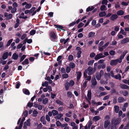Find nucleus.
<instances>
[{
    "label": "nucleus",
    "instance_id": "1",
    "mask_svg": "<svg viewBox=\"0 0 129 129\" xmlns=\"http://www.w3.org/2000/svg\"><path fill=\"white\" fill-rule=\"evenodd\" d=\"M97 65H94L93 68H92L90 67H89L87 68V70L88 72V75H91L95 72L96 69Z\"/></svg>",
    "mask_w": 129,
    "mask_h": 129
},
{
    "label": "nucleus",
    "instance_id": "2",
    "mask_svg": "<svg viewBox=\"0 0 129 129\" xmlns=\"http://www.w3.org/2000/svg\"><path fill=\"white\" fill-rule=\"evenodd\" d=\"M121 119L119 118L116 119L113 118L111 120V124L112 125L116 126L118 125L120 122Z\"/></svg>",
    "mask_w": 129,
    "mask_h": 129
},
{
    "label": "nucleus",
    "instance_id": "3",
    "mask_svg": "<svg viewBox=\"0 0 129 129\" xmlns=\"http://www.w3.org/2000/svg\"><path fill=\"white\" fill-rule=\"evenodd\" d=\"M50 36L51 40L54 41L57 38V37L55 33L53 32H52L50 33Z\"/></svg>",
    "mask_w": 129,
    "mask_h": 129
},
{
    "label": "nucleus",
    "instance_id": "4",
    "mask_svg": "<svg viewBox=\"0 0 129 129\" xmlns=\"http://www.w3.org/2000/svg\"><path fill=\"white\" fill-rule=\"evenodd\" d=\"M118 62H121V60H119L118 59L111 60L110 62V64H116L118 63Z\"/></svg>",
    "mask_w": 129,
    "mask_h": 129
},
{
    "label": "nucleus",
    "instance_id": "5",
    "mask_svg": "<svg viewBox=\"0 0 129 129\" xmlns=\"http://www.w3.org/2000/svg\"><path fill=\"white\" fill-rule=\"evenodd\" d=\"M105 56L103 55V54L100 53L97 54L94 58V59L96 60H97L100 58L104 57Z\"/></svg>",
    "mask_w": 129,
    "mask_h": 129
},
{
    "label": "nucleus",
    "instance_id": "6",
    "mask_svg": "<svg viewBox=\"0 0 129 129\" xmlns=\"http://www.w3.org/2000/svg\"><path fill=\"white\" fill-rule=\"evenodd\" d=\"M110 123V121L109 120L105 121L104 123V128H106Z\"/></svg>",
    "mask_w": 129,
    "mask_h": 129
},
{
    "label": "nucleus",
    "instance_id": "7",
    "mask_svg": "<svg viewBox=\"0 0 129 129\" xmlns=\"http://www.w3.org/2000/svg\"><path fill=\"white\" fill-rule=\"evenodd\" d=\"M127 53V50H125L123 52L122 54L120 56L119 59H118L119 60H121V62L122 61V60L124 58V56Z\"/></svg>",
    "mask_w": 129,
    "mask_h": 129
},
{
    "label": "nucleus",
    "instance_id": "8",
    "mask_svg": "<svg viewBox=\"0 0 129 129\" xmlns=\"http://www.w3.org/2000/svg\"><path fill=\"white\" fill-rule=\"evenodd\" d=\"M4 16L6 17L7 20H9L11 19L12 17V15L11 14H8L7 13H5L4 14Z\"/></svg>",
    "mask_w": 129,
    "mask_h": 129
},
{
    "label": "nucleus",
    "instance_id": "9",
    "mask_svg": "<svg viewBox=\"0 0 129 129\" xmlns=\"http://www.w3.org/2000/svg\"><path fill=\"white\" fill-rule=\"evenodd\" d=\"M129 42V38H126L122 40L121 42L120 43L122 44H124L127 43Z\"/></svg>",
    "mask_w": 129,
    "mask_h": 129
},
{
    "label": "nucleus",
    "instance_id": "10",
    "mask_svg": "<svg viewBox=\"0 0 129 129\" xmlns=\"http://www.w3.org/2000/svg\"><path fill=\"white\" fill-rule=\"evenodd\" d=\"M77 74V81H79L81 77L82 74L81 72L77 71L76 72Z\"/></svg>",
    "mask_w": 129,
    "mask_h": 129
},
{
    "label": "nucleus",
    "instance_id": "11",
    "mask_svg": "<svg viewBox=\"0 0 129 129\" xmlns=\"http://www.w3.org/2000/svg\"><path fill=\"white\" fill-rule=\"evenodd\" d=\"M120 87L123 89H129V86L125 84H121L120 85Z\"/></svg>",
    "mask_w": 129,
    "mask_h": 129
},
{
    "label": "nucleus",
    "instance_id": "12",
    "mask_svg": "<svg viewBox=\"0 0 129 129\" xmlns=\"http://www.w3.org/2000/svg\"><path fill=\"white\" fill-rule=\"evenodd\" d=\"M30 119H28L26 120V122H25L24 123V125H25L26 126H29L30 125Z\"/></svg>",
    "mask_w": 129,
    "mask_h": 129
},
{
    "label": "nucleus",
    "instance_id": "13",
    "mask_svg": "<svg viewBox=\"0 0 129 129\" xmlns=\"http://www.w3.org/2000/svg\"><path fill=\"white\" fill-rule=\"evenodd\" d=\"M118 18L117 15L116 14H113L111 17L110 19L112 20H114Z\"/></svg>",
    "mask_w": 129,
    "mask_h": 129
},
{
    "label": "nucleus",
    "instance_id": "14",
    "mask_svg": "<svg viewBox=\"0 0 129 129\" xmlns=\"http://www.w3.org/2000/svg\"><path fill=\"white\" fill-rule=\"evenodd\" d=\"M87 96L88 99L89 100H90L91 97V90H89L88 91Z\"/></svg>",
    "mask_w": 129,
    "mask_h": 129
},
{
    "label": "nucleus",
    "instance_id": "15",
    "mask_svg": "<svg viewBox=\"0 0 129 129\" xmlns=\"http://www.w3.org/2000/svg\"><path fill=\"white\" fill-rule=\"evenodd\" d=\"M92 84V85L95 86L96 85L97 83V81L95 78H92L91 80Z\"/></svg>",
    "mask_w": 129,
    "mask_h": 129
},
{
    "label": "nucleus",
    "instance_id": "16",
    "mask_svg": "<svg viewBox=\"0 0 129 129\" xmlns=\"http://www.w3.org/2000/svg\"><path fill=\"white\" fill-rule=\"evenodd\" d=\"M102 76L99 73H97L96 74V79L98 80H99L100 79Z\"/></svg>",
    "mask_w": 129,
    "mask_h": 129
},
{
    "label": "nucleus",
    "instance_id": "17",
    "mask_svg": "<svg viewBox=\"0 0 129 129\" xmlns=\"http://www.w3.org/2000/svg\"><path fill=\"white\" fill-rule=\"evenodd\" d=\"M18 58V55L16 53H14L12 56V59L14 60L17 59Z\"/></svg>",
    "mask_w": 129,
    "mask_h": 129
},
{
    "label": "nucleus",
    "instance_id": "18",
    "mask_svg": "<svg viewBox=\"0 0 129 129\" xmlns=\"http://www.w3.org/2000/svg\"><path fill=\"white\" fill-rule=\"evenodd\" d=\"M124 101V98L121 96L119 97L118 99V103H121L123 102Z\"/></svg>",
    "mask_w": 129,
    "mask_h": 129
},
{
    "label": "nucleus",
    "instance_id": "19",
    "mask_svg": "<svg viewBox=\"0 0 129 129\" xmlns=\"http://www.w3.org/2000/svg\"><path fill=\"white\" fill-rule=\"evenodd\" d=\"M63 114L61 113H59L58 114H57V115L56 116L55 118L56 119H59L61 117L63 116Z\"/></svg>",
    "mask_w": 129,
    "mask_h": 129
},
{
    "label": "nucleus",
    "instance_id": "20",
    "mask_svg": "<svg viewBox=\"0 0 129 129\" xmlns=\"http://www.w3.org/2000/svg\"><path fill=\"white\" fill-rule=\"evenodd\" d=\"M114 111L116 113H118L119 110V107L117 105H115L114 106Z\"/></svg>",
    "mask_w": 129,
    "mask_h": 129
},
{
    "label": "nucleus",
    "instance_id": "21",
    "mask_svg": "<svg viewBox=\"0 0 129 129\" xmlns=\"http://www.w3.org/2000/svg\"><path fill=\"white\" fill-rule=\"evenodd\" d=\"M8 52H6L4 53L2 56V58L3 60L6 59L8 57Z\"/></svg>",
    "mask_w": 129,
    "mask_h": 129
},
{
    "label": "nucleus",
    "instance_id": "22",
    "mask_svg": "<svg viewBox=\"0 0 129 129\" xmlns=\"http://www.w3.org/2000/svg\"><path fill=\"white\" fill-rule=\"evenodd\" d=\"M100 118V116H95L93 117V121L96 122L99 120Z\"/></svg>",
    "mask_w": 129,
    "mask_h": 129
},
{
    "label": "nucleus",
    "instance_id": "23",
    "mask_svg": "<svg viewBox=\"0 0 129 129\" xmlns=\"http://www.w3.org/2000/svg\"><path fill=\"white\" fill-rule=\"evenodd\" d=\"M23 91L24 93L26 95H29L30 94L29 91L27 89H23Z\"/></svg>",
    "mask_w": 129,
    "mask_h": 129
},
{
    "label": "nucleus",
    "instance_id": "24",
    "mask_svg": "<svg viewBox=\"0 0 129 129\" xmlns=\"http://www.w3.org/2000/svg\"><path fill=\"white\" fill-rule=\"evenodd\" d=\"M106 14V13L105 11H103L100 12L99 14V15L100 17H102L105 16Z\"/></svg>",
    "mask_w": 129,
    "mask_h": 129
},
{
    "label": "nucleus",
    "instance_id": "25",
    "mask_svg": "<svg viewBox=\"0 0 129 129\" xmlns=\"http://www.w3.org/2000/svg\"><path fill=\"white\" fill-rule=\"evenodd\" d=\"M52 112L53 116L57 115L58 113V112L56 110H53L52 111Z\"/></svg>",
    "mask_w": 129,
    "mask_h": 129
},
{
    "label": "nucleus",
    "instance_id": "26",
    "mask_svg": "<svg viewBox=\"0 0 129 129\" xmlns=\"http://www.w3.org/2000/svg\"><path fill=\"white\" fill-rule=\"evenodd\" d=\"M54 26H56L58 30H60L61 29H62L63 28L62 26L59 25H54Z\"/></svg>",
    "mask_w": 129,
    "mask_h": 129
},
{
    "label": "nucleus",
    "instance_id": "27",
    "mask_svg": "<svg viewBox=\"0 0 129 129\" xmlns=\"http://www.w3.org/2000/svg\"><path fill=\"white\" fill-rule=\"evenodd\" d=\"M70 86V85H69V82H67L66 83V84L65 85V89L66 90H68L69 89V87Z\"/></svg>",
    "mask_w": 129,
    "mask_h": 129
},
{
    "label": "nucleus",
    "instance_id": "28",
    "mask_svg": "<svg viewBox=\"0 0 129 129\" xmlns=\"http://www.w3.org/2000/svg\"><path fill=\"white\" fill-rule=\"evenodd\" d=\"M121 76L119 74H118L117 75H115V78L116 79H118L119 80H120L121 79Z\"/></svg>",
    "mask_w": 129,
    "mask_h": 129
},
{
    "label": "nucleus",
    "instance_id": "29",
    "mask_svg": "<svg viewBox=\"0 0 129 129\" xmlns=\"http://www.w3.org/2000/svg\"><path fill=\"white\" fill-rule=\"evenodd\" d=\"M95 34V33L91 32L89 33L88 36L89 37H93L94 36Z\"/></svg>",
    "mask_w": 129,
    "mask_h": 129
},
{
    "label": "nucleus",
    "instance_id": "30",
    "mask_svg": "<svg viewBox=\"0 0 129 129\" xmlns=\"http://www.w3.org/2000/svg\"><path fill=\"white\" fill-rule=\"evenodd\" d=\"M55 102L56 103L60 105L63 106V103L58 100H56Z\"/></svg>",
    "mask_w": 129,
    "mask_h": 129
},
{
    "label": "nucleus",
    "instance_id": "31",
    "mask_svg": "<svg viewBox=\"0 0 129 129\" xmlns=\"http://www.w3.org/2000/svg\"><path fill=\"white\" fill-rule=\"evenodd\" d=\"M117 14L118 15H121L124 14V12L122 10H119L117 12Z\"/></svg>",
    "mask_w": 129,
    "mask_h": 129
},
{
    "label": "nucleus",
    "instance_id": "32",
    "mask_svg": "<svg viewBox=\"0 0 129 129\" xmlns=\"http://www.w3.org/2000/svg\"><path fill=\"white\" fill-rule=\"evenodd\" d=\"M42 101L43 104L45 105L48 102V99L47 98H45L43 99Z\"/></svg>",
    "mask_w": 129,
    "mask_h": 129
},
{
    "label": "nucleus",
    "instance_id": "33",
    "mask_svg": "<svg viewBox=\"0 0 129 129\" xmlns=\"http://www.w3.org/2000/svg\"><path fill=\"white\" fill-rule=\"evenodd\" d=\"M100 10L102 11H105L107 10L106 8V6L105 5L101 6L100 8Z\"/></svg>",
    "mask_w": 129,
    "mask_h": 129
},
{
    "label": "nucleus",
    "instance_id": "34",
    "mask_svg": "<svg viewBox=\"0 0 129 129\" xmlns=\"http://www.w3.org/2000/svg\"><path fill=\"white\" fill-rule=\"evenodd\" d=\"M67 96L70 98L72 97V94L71 92L70 91H68L67 93Z\"/></svg>",
    "mask_w": 129,
    "mask_h": 129
},
{
    "label": "nucleus",
    "instance_id": "35",
    "mask_svg": "<svg viewBox=\"0 0 129 129\" xmlns=\"http://www.w3.org/2000/svg\"><path fill=\"white\" fill-rule=\"evenodd\" d=\"M7 61L6 60H4L2 58H1L0 59V63L2 64H5L6 63Z\"/></svg>",
    "mask_w": 129,
    "mask_h": 129
},
{
    "label": "nucleus",
    "instance_id": "36",
    "mask_svg": "<svg viewBox=\"0 0 129 129\" xmlns=\"http://www.w3.org/2000/svg\"><path fill=\"white\" fill-rule=\"evenodd\" d=\"M122 81L124 83L127 84L129 85V79L128 80L126 79H124Z\"/></svg>",
    "mask_w": 129,
    "mask_h": 129
},
{
    "label": "nucleus",
    "instance_id": "37",
    "mask_svg": "<svg viewBox=\"0 0 129 129\" xmlns=\"http://www.w3.org/2000/svg\"><path fill=\"white\" fill-rule=\"evenodd\" d=\"M32 6L30 4H27L25 5V8L26 9H29Z\"/></svg>",
    "mask_w": 129,
    "mask_h": 129
},
{
    "label": "nucleus",
    "instance_id": "38",
    "mask_svg": "<svg viewBox=\"0 0 129 129\" xmlns=\"http://www.w3.org/2000/svg\"><path fill=\"white\" fill-rule=\"evenodd\" d=\"M70 86H73L74 84V82L73 80H71L69 82Z\"/></svg>",
    "mask_w": 129,
    "mask_h": 129
},
{
    "label": "nucleus",
    "instance_id": "39",
    "mask_svg": "<svg viewBox=\"0 0 129 129\" xmlns=\"http://www.w3.org/2000/svg\"><path fill=\"white\" fill-rule=\"evenodd\" d=\"M48 82L47 81H45L44 82V83H42V86H43L47 87L48 86Z\"/></svg>",
    "mask_w": 129,
    "mask_h": 129
},
{
    "label": "nucleus",
    "instance_id": "40",
    "mask_svg": "<svg viewBox=\"0 0 129 129\" xmlns=\"http://www.w3.org/2000/svg\"><path fill=\"white\" fill-rule=\"evenodd\" d=\"M23 64H28V60L27 59H25V60L22 62Z\"/></svg>",
    "mask_w": 129,
    "mask_h": 129
},
{
    "label": "nucleus",
    "instance_id": "41",
    "mask_svg": "<svg viewBox=\"0 0 129 129\" xmlns=\"http://www.w3.org/2000/svg\"><path fill=\"white\" fill-rule=\"evenodd\" d=\"M33 105V103H31L30 102H29L28 103L27 106V107H32Z\"/></svg>",
    "mask_w": 129,
    "mask_h": 129
},
{
    "label": "nucleus",
    "instance_id": "42",
    "mask_svg": "<svg viewBox=\"0 0 129 129\" xmlns=\"http://www.w3.org/2000/svg\"><path fill=\"white\" fill-rule=\"evenodd\" d=\"M71 70V68L70 67L68 66L67 67L66 69V72L67 73H69L70 72Z\"/></svg>",
    "mask_w": 129,
    "mask_h": 129
},
{
    "label": "nucleus",
    "instance_id": "43",
    "mask_svg": "<svg viewBox=\"0 0 129 129\" xmlns=\"http://www.w3.org/2000/svg\"><path fill=\"white\" fill-rule=\"evenodd\" d=\"M94 8V7H92L91 8L88 7L86 11L87 12H89V11H92Z\"/></svg>",
    "mask_w": 129,
    "mask_h": 129
},
{
    "label": "nucleus",
    "instance_id": "44",
    "mask_svg": "<svg viewBox=\"0 0 129 129\" xmlns=\"http://www.w3.org/2000/svg\"><path fill=\"white\" fill-rule=\"evenodd\" d=\"M109 53L111 55H113L115 54V52L114 50H111L109 51Z\"/></svg>",
    "mask_w": 129,
    "mask_h": 129
},
{
    "label": "nucleus",
    "instance_id": "45",
    "mask_svg": "<svg viewBox=\"0 0 129 129\" xmlns=\"http://www.w3.org/2000/svg\"><path fill=\"white\" fill-rule=\"evenodd\" d=\"M73 56L72 55H70L68 57V59L69 60L71 61L73 60Z\"/></svg>",
    "mask_w": 129,
    "mask_h": 129
},
{
    "label": "nucleus",
    "instance_id": "46",
    "mask_svg": "<svg viewBox=\"0 0 129 129\" xmlns=\"http://www.w3.org/2000/svg\"><path fill=\"white\" fill-rule=\"evenodd\" d=\"M62 76L63 78H66L68 77L69 76L68 74H63L62 75Z\"/></svg>",
    "mask_w": 129,
    "mask_h": 129
},
{
    "label": "nucleus",
    "instance_id": "47",
    "mask_svg": "<svg viewBox=\"0 0 129 129\" xmlns=\"http://www.w3.org/2000/svg\"><path fill=\"white\" fill-rule=\"evenodd\" d=\"M35 7H33L30 10H29V14L32 13L35 10Z\"/></svg>",
    "mask_w": 129,
    "mask_h": 129
},
{
    "label": "nucleus",
    "instance_id": "48",
    "mask_svg": "<svg viewBox=\"0 0 129 129\" xmlns=\"http://www.w3.org/2000/svg\"><path fill=\"white\" fill-rule=\"evenodd\" d=\"M13 40V39H11L10 40H9V41L7 43V46H9L10 45L11 43L12 42Z\"/></svg>",
    "mask_w": 129,
    "mask_h": 129
},
{
    "label": "nucleus",
    "instance_id": "49",
    "mask_svg": "<svg viewBox=\"0 0 129 129\" xmlns=\"http://www.w3.org/2000/svg\"><path fill=\"white\" fill-rule=\"evenodd\" d=\"M36 31L35 30H32L30 32V35H34L36 33Z\"/></svg>",
    "mask_w": 129,
    "mask_h": 129
},
{
    "label": "nucleus",
    "instance_id": "50",
    "mask_svg": "<svg viewBox=\"0 0 129 129\" xmlns=\"http://www.w3.org/2000/svg\"><path fill=\"white\" fill-rule=\"evenodd\" d=\"M120 32L124 35H126V33L124 31V30L123 29H121Z\"/></svg>",
    "mask_w": 129,
    "mask_h": 129
},
{
    "label": "nucleus",
    "instance_id": "51",
    "mask_svg": "<svg viewBox=\"0 0 129 129\" xmlns=\"http://www.w3.org/2000/svg\"><path fill=\"white\" fill-rule=\"evenodd\" d=\"M17 10V9L15 7H14L11 10V12L12 13H14L16 12Z\"/></svg>",
    "mask_w": 129,
    "mask_h": 129
},
{
    "label": "nucleus",
    "instance_id": "52",
    "mask_svg": "<svg viewBox=\"0 0 129 129\" xmlns=\"http://www.w3.org/2000/svg\"><path fill=\"white\" fill-rule=\"evenodd\" d=\"M109 44V42H108L104 45L103 46V47L104 48H105L108 46Z\"/></svg>",
    "mask_w": 129,
    "mask_h": 129
},
{
    "label": "nucleus",
    "instance_id": "53",
    "mask_svg": "<svg viewBox=\"0 0 129 129\" xmlns=\"http://www.w3.org/2000/svg\"><path fill=\"white\" fill-rule=\"evenodd\" d=\"M122 93L124 96H126L128 94V92L126 90H125L124 92H123Z\"/></svg>",
    "mask_w": 129,
    "mask_h": 129
},
{
    "label": "nucleus",
    "instance_id": "54",
    "mask_svg": "<svg viewBox=\"0 0 129 129\" xmlns=\"http://www.w3.org/2000/svg\"><path fill=\"white\" fill-rule=\"evenodd\" d=\"M81 53V51L80 50L78 51L77 53V57L79 58L80 57V54Z\"/></svg>",
    "mask_w": 129,
    "mask_h": 129
},
{
    "label": "nucleus",
    "instance_id": "55",
    "mask_svg": "<svg viewBox=\"0 0 129 129\" xmlns=\"http://www.w3.org/2000/svg\"><path fill=\"white\" fill-rule=\"evenodd\" d=\"M26 56L24 55H23L21 57L20 60V61L21 62L25 58Z\"/></svg>",
    "mask_w": 129,
    "mask_h": 129
},
{
    "label": "nucleus",
    "instance_id": "56",
    "mask_svg": "<svg viewBox=\"0 0 129 129\" xmlns=\"http://www.w3.org/2000/svg\"><path fill=\"white\" fill-rule=\"evenodd\" d=\"M108 2V1L107 0H103L102 1V4H105L106 5H107Z\"/></svg>",
    "mask_w": 129,
    "mask_h": 129
},
{
    "label": "nucleus",
    "instance_id": "57",
    "mask_svg": "<svg viewBox=\"0 0 129 129\" xmlns=\"http://www.w3.org/2000/svg\"><path fill=\"white\" fill-rule=\"evenodd\" d=\"M42 127V125L41 123H40L39 124H38L37 127V129H40Z\"/></svg>",
    "mask_w": 129,
    "mask_h": 129
},
{
    "label": "nucleus",
    "instance_id": "58",
    "mask_svg": "<svg viewBox=\"0 0 129 129\" xmlns=\"http://www.w3.org/2000/svg\"><path fill=\"white\" fill-rule=\"evenodd\" d=\"M64 108L63 107H60L58 108V110L59 111L62 112L64 110Z\"/></svg>",
    "mask_w": 129,
    "mask_h": 129
},
{
    "label": "nucleus",
    "instance_id": "59",
    "mask_svg": "<svg viewBox=\"0 0 129 129\" xmlns=\"http://www.w3.org/2000/svg\"><path fill=\"white\" fill-rule=\"evenodd\" d=\"M20 85V82H17L16 85V88L17 89L19 88Z\"/></svg>",
    "mask_w": 129,
    "mask_h": 129
},
{
    "label": "nucleus",
    "instance_id": "60",
    "mask_svg": "<svg viewBox=\"0 0 129 129\" xmlns=\"http://www.w3.org/2000/svg\"><path fill=\"white\" fill-rule=\"evenodd\" d=\"M84 25V24L82 22L80 23L78 26V28H79L81 27Z\"/></svg>",
    "mask_w": 129,
    "mask_h": 129
},
{
    "label": "nucleus",
    "instance_id": "61",
    "mask_svg": "<svg viewBox=\"0 0 129 129\" xmlns=\"http://www.w3.org/2000/svg\"><path fill=\"white\" fill-rule=\"evenodd\" d=\"M107 94V93L106 92H102L100 93L99 95V96H102L105 95Z\"/></svg>",
    "mask_w": 129,
    "mask_h": 129
},
{
    "label": "nucleus",
    "instance_id": "62",
    "mask_svg": "<svg viewBox=\"0 0 129 129\" xmlns=\"http://www.w3.org/2000/svg\"><path fill=\"white\" fill-rule=\"evenodd\" d=\"M119 27L117 26H115V27L114 30L115 31H117L119 30Z\"/></svg>",
    "mask_w": 129,
    "mask_h": 129
},
{
    "label": "nucleus",
    "instance_id": "63",
    "mask_svg": "<svg viewBox=\"0 0 129 129\" xmlns=\"http://www.w3.org/2000/svg\"><path fill=\"white\" fill-rule=\"evenodd\" d=\"M28 114V111L26 110L23 113V114L24 115V116L25 117H26L27 116Z\"/></svg>",
    "mask_w": 129,
    "mask_h": 129
},
{
    "label": "nucleus",
    "instance_id": "64",
    "mask_svg": "<svg viewBox=\"0 0 129 129\" xmlns=\"http://www.w3.org/2000/svg\"><path fill=\"white\" fill-rule=\"evenodd\" d=\"M56 124L57 126H60L61 124V123L59 121H57L56 122Z\"/></svg>",
    "mask_w": 129,
    "mask_h": 129
}]
</instances>
